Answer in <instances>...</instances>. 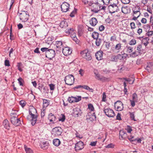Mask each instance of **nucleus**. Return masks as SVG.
I'll list each match as a JSON object with an SVG mask.
<instances>
[{"instance_id":"obj_53","label":"nucleus","mask_w":153,"mask_h":153,"mask_svg":"<svg viewBox=\"0 0 153 153\" xmlns=\"http://www.w3.org/2000/svg\"><path fill=\"white\" fill-rule=\"evenodd\" d=\"M102 100L103 102H105L106 100V93L105 92L103 93Z\"/></svg>"},{"instance_id":"obj_57","label":"nucleus","mask_w":153,"mask_h":153,"mask_svg":"<svg viewBox=\"0 0 153 153\" xmlns=\"http://www.w3.org/2000/svg\"><path fill=\"white\" fill-rule=\"evenodd\" d=\"M143 62V59H138L137 61L136 64L138 65L142 64Z\"/></svg>"},{"instance_id":"obj_3","label":"nucleus","mask_w":153,"mask_h":153,"mask_svg":"<svg viewBox=\"0 0 153 153\" xmlns=\"http://www.w3.org/2000/svg\"><path fill=\"white\" fill-rule=\"evenodd\" d=\"M144 53L143 50L142 49V45H138L137 48V50L130 54V56L133 57L138 56Z\"/></svg>"},{"instance_id":"obj_5","label":"nucleus","mask_w":153,"mask_h":153,"mask_svg":"<svg viewBox=\"0 0 153 153\" xmlns=\"http://www.w3.org/2000/svg\"><path fill=\"white\" fill-rule=\"evenodd\" d=\"M64 81L66 84L71 85L74 83V77L72 75H69L65 77Z\"/></svg>"},{"instance_id":"obj_21","label":"nucleus","mask_w":153,"mask_h":153,"mask_svg":"<svg viewBox=\"0 0 153 153\" xmlns=\"http://www.w3.org/2000/svg\"><path fill=\"white\" fill-rule=\"evenodd\" d=\"M127 136V133L123 130H120L119 132V138L120 139H124Z\"/></svg>"},{"instance_id":"obj_28","label":"nucleus","mask_w":153,"mask_h":153,"mask_svg":"<svg viewBox=\"0 0 153 153\" xmlns=\"http://www.w3.org/2000/svg\"><path fill=\"white\" fill-rule=\"evenodd\" d=\"M94 72L95 75V78L97 80H99L101 76L98 73L96 69H94Z\"/></svg>"},{"instance_id":"obj_56","label":"nucleus","mask_w":153,"mask_h":153,"mask_svg":"<svg viewBox=\"0 0 153 153\" xmlns=\"http://www.w3.org/2000/svg\"><path fill=\"white\" fill-rule=\"evenodd\" d=\"M132 100H134L137 101V95L135 93H134L132 94Z\"/></svg>"},{"instance_id":"obj_23","label":"nucleus","mask_w":153,"mask_h":153,"mask_svg":"<svg viewBox=\"0 0 153 153\" xmlns=\"http://www.w3.org/2000/svg\"><path fill=\"white\" fill-rule=\"evenodd\" d=\"M48 119L50 122H52L56 121V116L52 113H50L48 114Z\"/></svg>"},{"instance_id":"obj_2","label":"nucleus","mask_w":153,"mask_h":153,"mask_svg":"<svg viewBox=\"0 0 153 153\" xmlns=\"http://www.w3.org/2000/svg\"><path fill=\"white\" fill-rule=\"evenodd\" d=\"M29 15L28 12L27 11H23L20 14V19L22 22H26L25 24H27V25L26 27H27L29 25L28 23L29 22H27L28 19Z\"/></svg>"},{"instance_id":"obj_47","label":"nucleus","mask_w":153,"mask_h":153,"mask_svg":"<svg viewBox=\"0 0 153 153\" xmlns=\"http://www.w3.org/2000/svg\"><path fill=\"white\" fill-rule=\"evenodd\" d=\"M118 59L117 55H113L111 57V61L116 62L117 61Z\"/></svg>"},{"instance_id":"obj_49","label":"nucleus","mask_w":153,"mask_h":153,"mask_svg":"<svg viewBox=\"0 0 153 153\" xmlns=\"http://www.w3.org/2000/svg\"><path fill=\"white\" fill-rule=\"evenodd\" d=\"M114 147V145L112 143L108 144L105 146V148H113Z\"/></svg>"},{"instance_id":"obj_24","label":"nucleus","mask_w":153,"mask_h":153,"mask_svg":"<svg viewBox=\"0 0 153 153\" xmlns=\"http://www.w3.org/2000/svg\"><path fill=\"white\" fill-rule=\"evenodd\" d=\"M89 22L91 26H94L97 25L98 22L95 18L93 17L90 20Z\"/></svg>"},{"instance_id":"obj_64","label":"nucleus","mask_w":153,"mask_h":153,"mask_svg":"<svg viewBox=\"0 0 153 153\" xmlns=\"http://www.w3.org/2000/svg\"><path fill=\"white\" fill-rule=\"evenodd\" d=\"M150 64H149L146 68V69L149 72L152 69V68L150 67Z\"/></svg>"},{"instance_id":"obj_19","label":"nucleus","mask_w":153,"mask_h":153,"mask_svg":"<svg viewBox=\"0 0 153 153\" xmlns=\"http://www.w3.org/2000/svg\"><path fill=\"white\" fill-rule=\"evenodd\" d=\"M140 8L138 6H137L133 8V15H138L139 16L140 15Z\"/></svg>"},{"instance_id":"obj_1","label":"nucleus","mask_w":153,"mask_h":153,"mask_svg":"<svg viewBox=\"0 0 153 153\" xmlns=\"http://www.w3.org/2000/svg\"><path fill=\"white\" fill-rule=\"evenodd\" d=\"M29 113L31 117L32 120L31 124L34 126L37 121V113L36 110L34 107L30 108L29 110Z\"/></svg>"},{"instance_id":"obj_10","label":"nucleus","mask_w":153,"mask_h":153,"mask_svg":"<svg viewBox=\"0 0 153 153\" xmlns=\"http://www.w3.org/2000/svg\"><path fill=\"white\" fill-rule=\"evenodd\" d=\"M100 10V4L97 3L93 4L92 7L91 9V12L96 13H98Z\"/></svg>"},{"instance_id":"obj_45","label":"nucleus","mask_w":153,"mask_h":153,"mask_svg":"<svg viewBox=\"0 0 153 153\" xmlns=\"http://www.w3.org/2000/svg\"><path fill=\"white\" fill-rule=\"evenodd\" d=\"M129 115L132 120H133L134 121H136V120L135 119L134 114V112H129Z\"/></svg>"},{"instance_id":"obj_12","label":"nucleus","mask_w":153,"mask_h":153,"mask_svg":"<svg viewBox=\"0 0 153 153\" xmlns=\"http://www.w3.org/2000/svg\"><path fill=\"white\" fill-rule=\"evenodd\" d=\"M109 7L111 13H114L119 10L118 7L116 4H110Z\"/></svg>"},{"instance_id":"obj_29","label":"nucleus","mask_w":153,"mask_h":153,"mask_svg":"<svg viewBox=\"0 0 153 153\" xmlns=\"http://www.w3.org/2000/svg\"><path fill=\"white\" fill-rule=\"evenodd\" d=\"M53 145L56 146H58L60 144V141L58 139H54L53 141Z\"/></svg>"},{"instance_id":"obj_51","label":"nucleus","mask_w":153,"mask_h":153,"mask_svg":"<svg viewBox=\"0 0 153 153\" xmlns=\"http://www.w3.org/2000/svg\"><path fill=\"white\" fill-rule=\"evenodd\" d=\"M134 137L132 135H130L128 137V139L131 142H133L134 141L136 140V139H133Z\"/></svg>"},{"instance_id":"obj_32","label":"nucleus","mask_w":153,"mask_h":153,"mask_svg":"<svg viewBox=\"0 0 153 153\" xmlns=\"http://www.w3.org/2000/svg\"><path fill=\"white\" fill-rule=\"evenodd\" d=\"M151 25H150L149 24H147L145 25H144L143 26V28L146 32H147L150 30L151 28Z\"/></svg>"},{"instance_id":"obj_42","label":"nucleus","mask_w":153,"mask_h":153,"mask_svg":"<svg viewBox=\"0 0 153 153\" xmlns=\"http://www.w3.org/2000/svg\"><path fill=\"white\" fill-rule=\"evenodd\" d=\"M74 102H77L81 100L80 96H78L77 97H74Z\"/></svg>"},{"instance_id":"obj_52","label":"nucleus","mask_w":153,"mask_h":153,"mask_svg":"<svg viewBox=\"0 0 153 153\" xmlns=\"http://www.w3.org/2000/svg\"><path fill=\"white\" fill-rule=\"evenodd\" d=\"M76 9L74 8V10L71 13L70 16L71 17H73L74 16V14L76 12Z\"/></svg>"},{"instance_id":"obj_4","label":"nucleus","mask_w":153,"mask_h":153,"mask_svg":"<svg viewBox=\"0 0 153 153\" xmlns=\"http://www.w3.org/2000/svg\"><path fill=\"white\" fill-rule=\"evenodd\" d=\"M80 54L82 57L87 60L89 61L92 59L91 53L88 50L85 49L82 51Z\"/></svg>"},{"instance_id":"obj_31","label":"nucleus","mask_w":153,"mask_h":153,"mask_svg":"<svg viewBox=\"0 0 153 153\" xmlns=\"http://www.w3.org/2000/svg\"><path fill=\"white\" fill-rule=\"evenodd\" d=\"M67 26V23L66 22L62 21L60 22V26L61 28H66Z\"/></svg>"},{"instance_id":"obj_35","label":"nucleus","mask_w":153,"mask_h":153,"mask_svg":"<svg viewBox=\"0 0 153 153\" xmlns=\"http://www.w3.org/2000/svg\"><path fill=\"white\" fill-rule=\"evenodd\" d=\"M65 33L67 34H69L70 35L73 33L75 32V31L74 30V29L71 28L69 29H68L65 31Z\"/></svg>"},{"instance_id":"obj_22","label":"nucleus","mask_w":153,"mask_h":153,"mask_svg":"<svg viewBox=\"0 0 153 153\" xmlns=\"http://www.w3.org/2000/svg\"><path fill=\"white\" fill-rule=\"evenodd\" d=\"M102 51H98L96 53L95 56L97 59L99 60L102 59Z\"/></svg>"},{"instance_id":"obj_44","label":"nucleus","mask_w":153,"mask_h":153,"mask_svg":"<svg viewBox=\"0 0 153 153\" xmlns=\"http://www.w3.org/2000/svg\"><path fill=\"white\" fill-rule=\"evenodd\" d=\"M88 108L91 111H94V108L92 104H89L88 105Z\"/></svg>"},{"instance_id":"obj_25","label":"nucleus","mask_w":153,"mask_h":153,"mask_svg":"<svg viewBox=\"0 0 153 153\" xmlns=\"http://www.w3.org/2000/svg\"><path fill=\"white\" fill-rule=\"evenodd\" d=\"M117 57L118 59L120 60L123 59H125L127 56V54L123 53H122L121 54H118L117 55Z\"/></svg>"},{"instance_id":"obj_17","label":"nucleus","mask_w":153,"mask_h":153,"mask_svg":"<svg viewBox=\"0 0 153 153\" xmlns=\"http://www.w3.org/2000/svg\"><path fill=\"white\" fill-rule=\"evenodd\" d=\"M87 119H90L91 120H96V117L95 114V113L94 112H92V113H91L90 112H88L87 116Z\"/></svg>"},{"instance_id":"obj_46","label":"nucleus","mask_w":153,"mask_h":153,"mask_svg":"<svg viewBox=\"0 0 153 153\" xmlns=\"http://www.w3.org/2000/svg\"><path fill=\"white\" fill-rule=\"evenodd\" d=\"M108 78L101 76L99 80L101 81L102 82H105L106 81H108Z\"/></svg>"},{"instance_id":"obj_26","label":"nucleus","mask_w":153,"mask_h":153,"mask_svg":"<svg viewBox=\"0 0 153 153\" xmlns=\"http://www.w3.org/2000/svg\"><path fill=\"white\" fill-rule=\"evenodd\" d=\"M3 125L4 127L6 129H9L10 128V126L8 121L7 120H4Z\"/></svg>"},{"instance_id":"obj_34","label":"nucleus","mask_w":153,"mask_h":153,"mask_svg":"<svg viewBox=\"0 0 153 153\" xmlns=\"http://www.w3.org/2000/svg\"><path fill=\"white\" fill-rule=\"evenodd\" d=\"M126 52L128 53H131L133 51V48L130 46H127L126 47Z\"/></svg>"},{"instance_id":"obj_36","label":"nucleus","mask_w":153,"mask_h":153,"mask_svg":"<svg viewBox=\"0 0 153 153\" xmlns=\"http://www.w3.org/2000/svg\"><path fill=\"white\" fill-rule=\"evenodd\" d=\"M98 33L95 32H93L92 35V37L94 39L98 38Z\"/></svg>"},{"instance_id":"obj_39","label":"nucleus","mask_w":153,"mask_h":153,"mask_svg":"<svg viewBox=\"0 0 153 153\" xmlns=\"http://www.w3.org/2000/svg\"><path fill=\"white\" fill-rule=\"evenodd\" d=\"M125 129L127 132L129 133H131V131H132L131 127L129 126H128Z\"/></svg>"},{"instance_id":"obj_62","label":"nucleus","mask_w":153,"mask_h":153,"mask_svg":"<svg viewBox=\"0 0 153 153\" xmlns=\"http://www.w3.org/2000/svg\"><path fill=\"white\" fill-rule=\"evenodd\" d=\"M121 2L123 4H128L130 2V0H121Z\"/></svg>"},{"instance_id":"obj_50","label":"nucleus","mask_w":153,"mask_h":153,"mask_svg":"<svg viewBox=\"0 0 153 153\" xmlns=\"http://www.w3.org/2000/svg\"><path fill=\"white\" fill-rule=\"evenodd\" d=\"M136 40L135 39H133L129 42V44L130 45H134L136 44Z\"/></svg>"},{"instance_id":"obj_60","label":"nucleus","mask_w":153,"mask_h":153,"mask_svg":"<svg viewBox=\"0 0 153 153\" xmlns=\"http://www.w3.org/2000/svg\"><path fill=\"white\" fill-rule=\"evenodd\" d=\"M150 22L151 26L152 29H153V16L152 17V16H151L150 18Z\"/></svg>"},{"instance_id":"obj_18","label":"nucleus","mask_w":153,"mask_h":153,"mask_svg":"<svg viewBox=\"0 0 153 153\" xmlns=\"http://www.w3.org/2000/svg\"><path fill=\"white\" fill-rule=\"evenodd\" d=\"M81 110L79 108H76L74 109L73 115L75 117H78L80 114Z\"/></svg>"},{"instance_id":"obj_55","label":"nucleus","mask_w":153,"mask_h":153,"mask_svg":"<svg viewBox=\"0 0 153 153\" xmlns=\"http://www.w3.org/2000/svg\"><path fill=\"white\" fill-rule=\"evenodd\" d=\"M19 103L22 107H23L26 105V102L25 101L23 100H22L20 101Z\"/></svg>"},{"instance_id":"obj_41","label":"nucleus","mask_w":153,"mask_h":153,"mask_svg":"<svg viewBox=\"0 0 153 153\" xmlns=\"http://www.w3.org/2000/svg\"><path fill=\"white\" fill-rule=\"evenodd\" d=\"M61 117H60L59 119V120L62 122H63L65 120V116L63 114H61Z\"/></svg>"},{"instance_id":"obj_16","label":"nucleus","mask_w":153,"mask_h":153,"mask_svg":"<svg viewBox=\"0 0 153 153\" xmlns=\"http://www.w3.org/2000/svg\"><path fill=\"white\" fill-rule=\"evenodd\" d=\"M54 45L56 47V51H61V48H62L63 46L62 42L61 41L56 42Z\"/></svg>"},{"instance_id":"obj_14","label":"nucleus","mask_w":153,"mask_h":153,"mask_svg":"<svg viewBox=\"0 0 153 153\" xmlns=\"http://www.w3.org/2000/svg\"><path fill=\"white\" fill-rule=\"evenodd\" d=\"M62 52L63 54L66 56L72 53V51L68 47H64L62 48Z\"/></svg>"},{"instance_id":"obj_40","label":"nucleus","mask_w":153,"mask_h":153,"mask_svg":"<svg viewBox=\"0 0 153 153\" xmlns=\"http://www.w3.org/2000/svg\"><path fill=\"white\" fill-rule=\"evenodd\" d=\"M82 88L87 90H89L91 92L93 91V89L92 88H90L89 87L86 85H82Z\"/></svg>"},{"instance_id":"obj_37","label":"nucleus","mask_w":153,"mask_h":153,"mask_svg":"<svg viewBox=\"0 0 153 153\" xmlns=\"http://www.w3.org/2000/svg\"><path fill=\"white\" fill-rule=\"evenodd\" d=\"M102 40L100 38L96 39V44L97 46H99L101 44Z\"/></svg>"},{"instance_id":"obj_59","label":"nucleus","mask_w":153,"mask_h":153,"mask_svg":"<svg viewBox=\"0 0 153 153\" xmlns=\"http://www.w3.org/2000/svg\"><path fill=\"white\" fill-rule=\"evenodd\" d=\"M130 25L131 29H133L135 28L136 26L135 23L133 22H131L130 23Z\"/></svg>"},{"instance_id":"obj_30","label":"nucleus","mask_w":153,"mask_h":153,"mask_svg":"<svg viewBox=\"0 0 153 153\" xmlns=\"http://www.w3.org/2000/svg\"><path fill=\"white\" fill-rule=\"evenodd\" d=\"M48 146V143L46 142H43L41 145V148L43 150H45L47 149Z\"/></svg>"},{"instance_id":"obj_8","label":"nucleus","mask_w":153,"mask_h":153,"mask_svg":"<svg viewBox=\"0 0 153 153\" xmlns=\"http://www.w3.org/2000/svg\"><path fill=\"white\" fill-rule=\"evenodd\" d=\"M104 111L105 115L108 117H113L115 116V113L113 110L111 109L105 108Z\"/></svg>"},{"instance_id":"obj_9","label":"nucleus","mask_w":153,"mask_h":153,"mask_svg":"<svg viewBox=\"0 0 153 153\" xmlns=\"http://www.w3.org/2000/svg\"><path fill=\"white\" fill-rule=\"evenodd\" d=\"M122 44L119 43L113 47L111 49V51L114 53H119L121 50Z\"/></svg>"},{"instance_id":"obj_54","label":"nucleus","mask_w":153,"mask_h":153,"mask_svg":"<svg viewBox=\"0 0 153 153\" xmlns=\"http://www.w3.org/2000/svg\"><path fill=\"white\" fill-rule=\"evenodd\" d=\"M146 33V35L147 36H151L153 34V30H149Z\"/></svg>"},{"instance_id":"obj_48","label":"nucleus","mask_w":153,"mask_h":153,"mask_svg":"<svg viewBox=\"0 0 153 153\" xmlns=\"http://www.w3.org/2000/svg\"><path fill=\"white\" fill-rule=\"evenodd\" d=\"M19 83L20 85L23 86V85L24 80L21 77H19L18 79Z\"/></svg>"},{"instance_id":"obj_63","label":"nucleus","mask_w":153,"mask_h":153,"mask_svg":"<svg viewBox=\"0 0 153 153\" xmlns=\"http://www.w3.org/2000/svg\"><path fill=\"white\" fill-rule=\"evenodd\" d=\"M134 33L133 29H132L131 30H130V31L129 32L128 34V36H133V35L134 34Z\"/></svg>"},{"instance_id":"obj_38","label":"nucleus","mask_w":153,"mask_h":153,"mask_svg":"<svg viewBox=\"0 0 153 153\" xmlns=\"http://www.w3.org/2000/svg\"><path fill=\"white\" fill-rule=\"evenodd\" d=\"M124 79H125L126 81L128 82L130 84H132L134 81V79H131L129 78H124Z\"/></svg>"},{"instance_id":"obj_58","label":"nucleus","mask_w":153,"mask_h":153,"mask_svg":"<svg viewBox=\"0 0 153 153\" xmlns=\"http://www.w3.org/2000/svg\"><path fill=\"white\" fill-rule=\"evenodd\" d=\"M104 4L108 5L110 3V0H101Z\"/></svg>"},{"instance_id":"obj_13","label":"nucleus","mask_w":153,"mask_h":153,"mask_svg":"<svg viewBox=\"0 0 153 153\" xmlns=\"http://www.w3.org/2000/svg\"><path fill=\"white\" fill-rule=\"evenodd\" d=\"M69 4L65 2H63L61 6L62 11L64 12L68 11L69 10Z\"/></svg>"},{"instance_id":"obj_6","label":"nucleus","mask_w":153,"mask_h":153,"mask_svg":"<svg viewBox=\"0 0 153 153\" xmlns=\"http://www.w3.org/2000/svg\"><path fill=\"white\" fill-rule=\"evenodd\" d=\"M11 123L16 126H19L21 124V118H18L16 117H12L10 118Z\"/></svg>"},{"instance_id":"obj_15","label":"nucleus","mask_w":153,"mask_h":153,"mask_svg":"<svg viewBox=\"0 0 153 153\" xmlns=\"http://www.w3.org/2000/svg\"><path fill=\"white\" fill-rule=\"evenodd\" d=\"M84 148V144L81 141H79L75 145V149L76 151L81 150Z\"/></svg>"},{"instance_id":"obj_27","label":"nucleus","mask_w":153,"mask_h":153,"mask_svg":"<svg viewBox=\"0 0 153 153\" xmlns=\"http://www.w3.org/2000/svg\"><path fill=\"white\" fill-rule=\"evenodd\" d=\"M149 38L147 37H146L143 38L142 40V42L145 46H146L149 44Z\"/></svg>"},{"instance_id":"obj_61","label":"nucleus","mask_w":153,"mask_h":153,"mask_svg":"<svg viewBox=\"0 0 153 153\" xmlns=\"http://www.w3.org/2000/svg\"><path fill=\"white\" fill-rule=\"evenodd\" d=\"M22 64L20 63H18L17 64V66L18 67V70L20 71H22V68H21V66H22Z\"/></svg>"},{"instance_id":"obj_43","label":"nucleus","mask_w":153,"mask_h":153,"mask_svg":"<svg viewBox=\"0 0 153 153\" xmlns=\"http://www.w3.org/2000/svg\"><path fill=\"white\" fill-rule=\"evenodd\" d=\"M25 150L26 153H33V151L30 148L25 147Z\"/></svg>"},{"instance_id":"obj_20","label":"nucleus","mask_w":153,"mask_h":153,"mask_svg":"<svg viewBox=\"0 0 153 153\" xmlns=\"http://www.w3.org/2000/svg\"><path fill=\"white\" fill-rule=\"evenodd\" d=\"M53 131L54 132L56 136L60 135L61 134V128L60 127H56L53 129Z\"/></svg>"},{"instance_id":"obj_11","label":"nucleus","mask_w":153,"mask_h":153,"mask_svg":"<svg viewBox=\"0 0 153 153\" xmlns=\"http://www.w3.org/2000/svg\"><path fill=\"white\" fill-rule=\"evenodd\" d=\"M114 107L117 111H121L123 108V104L121 101H117L114 104Z\"/></svg>"},{"instance_id":"obj_33","label":"nucleus","mask_w":153,"mask_h":153,"mask_svg":"<svg viewBox=\"0 0 153 153\" xmlns=\"http://www.w3.org/2000/svg\"><path fill=\"white\" fill-rule=\"evenodd\" d=\"M43 106L44 108L47 107L49 105V102L48 100L46 99H43Z\"/></svg>"},{"instance_id":"obj_7","label":"nucleus","mask_w":153,"mask_h":153,"mask_svg":"<svg viewBox=\"0 0 153 153\" xmlns=\"http://www.w3.org/2000/svg\"><path fill=\"white\" fill-rule=\"evenodd\" d=\"M55 55V51L53 49H49L46 51V57L50 60H51Z\"/></svg>"}]
</instances>
